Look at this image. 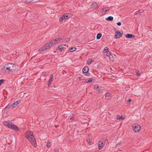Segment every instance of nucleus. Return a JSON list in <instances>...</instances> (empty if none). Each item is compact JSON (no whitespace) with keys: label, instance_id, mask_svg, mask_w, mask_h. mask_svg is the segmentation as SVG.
<instances>
[{"label":"nucleus","instance_id":"1","mask_svg":"<svg viewBox=\"0 0 152 152\" xmlns=\"http://www.w3.org/2000/svg\"><path fill=\"white\" fill-rule=\"evenodd\" d=\"M62 39L61 38H57L55 40H52L44 45L43 47L40 48L39 50V51H45L49 49L55 44L59 42Z\"/></svg>","mask_w":152,"mask_h":152},{"label":"nucleus","instance_id":"2","mask_svg":"<svg viewBox=\"0 0 152 152\" xmlns=\"http://www.w3.org/2000/svg\"><path fill=\"white\" fill-rule=\"evenodd\" d=\"M25 136L34 147H36V140L33 135V133L31 131H28L26 132L25 133Z\"/></svg>","mask_w":152,"mask_h":152},{"label":"nucleus","instance_id":"3","mask_svg":"<svg viewBox=\"0 0 152 152\" xmlns=\"http://www.w3.org/2000/svg\"><path fill=\"white\" fill-rule=\"evenodd\" d=\"M3 125L8 128L14 130L15 131H18L19 129L18 127L14 124L8 121H4L3 122Z\"/></svg>","mask_w":152,"mask_h":152},{"label":"nucleus","instance_id":"4","mask_svg":"<svg viewBox=\"0 0 152 152\" xmlns=\"http://www.w3.org/2000/svg\"><path fill=\"white\" fill-rule=\"evenodd\" d=\"M3 68L5 70H8L11 71L15 69V66L13 64H8L5 65Z\"/></svg>","mask_w":152,"mask_h":152},{"label":"nucleus","instance_id":"5","mask_svg":"<svg viewBox=\"0 0 152 152\" xmlns=\"http://www.w3.org/2000/svg\"><path fill=\"white\" fill-rule=\"evenodd\" d=\"M133 130L134 132H139L140 129L141 127L138 124H134L132 125Z\"/></svg>","mask_w":152,"mask_h":152},{"label":"nucleus","instance_id":"6","mask_svg":"<svg viewBox=\"0 0 152 152\" xmlns=\"http://www.w3.org/2000/svg\"><path fill=\"white\" fill-rule=\"evenodd\" d=\"M89 70L88 67V66L85 67L83 69L82 71L83 74L87 76H89V74L88 73Z\"/></svg>","mask_w":152,"mask_h":152},{"label":"nucleus","instance_id":"7","mask_svg":"<svg viewBox=\"0 0 152 152\" xmlns=\"http://www.w3.org/2000/svg\"><path fill=\"white\" fill-rule=\"evenodd\" d=\"M104 142H103L101 141H99L98 142V146L99 149V150H100L102 149L104 147Z\"/></svg>","mask_w":152,"mask_h":152},{"label":"nucleus","instance_id":"8","mask_svg":"<svg viewBox=\"0 0 152 152\" xmlns=\"http://www.w3.org/2000/svg\"><path fill=\"white\" fill-rule=\"evenodd\" d=\"M122 34L120 31H117L115 32V38H119L122 36Z\"/></svg>","mask_w":152,"mask_h":152},{"label":"nucleus","instance_id":"9","mask_svg":"<svg viewBox=\"0 0 152 152\" xmlns=\"http://www.w3.org/2000/svg\"><path fill=\"white\" fill-rule=\"evenodd\" d=\"M91 6L94 9H97L98 8V5L96 2H93L91 4Z\"/></svg>","mask_w":152,"mask_h":152},{"label":"nucleus","instance_id":"10","mask_svg":"<svg viewBox=\"0 0 152 152\" xmlns=\"http://www.w3.org/2000/svg\"><path fill=\"white\" fill-rule=\"evenodd\" d=\"M53 75H51L50 76V79L48 81V87L49 86L50 84H51V83L52 82V81H53Z\"/></svg>","mask_w":152,"mask_h":152},{"label":"nucleus","instance_id":"11","mask_svg":"<svg viewBox=\"0 0 152 152\" xmlns=\"http://www.w3.org/2000/svg\"><path fill=\"white\" fill-rule=\"evenodd\" d=\"M109 9L108 7H106L103 9L102 11V13L103 15H105L106 12L107 11H109Z\"/></svg>","mask_w":152,"mask_h":152},{"label":"nucleus","instance_id":"12","mask_svg":"<svg viewBox=\"0 0 152 152\" xmlns=\"http://www.w3.org/2000/svg\"><path fill=\"white\" fill-rule=\"evenodd\" d=\"M125 37L127 38L132 39V37L134 38V36L132 34H127L126 35Z\"/></svg>","mask_w":152,"mask_h":152},{"label":"nucleus","instance_id":"13","mask_svg":"<svg viewBox=\"0 0 152 152\" xmlns=\"http://www.w3.org/2000/svg\"><path fill=\"white\" fill-rule=\"evenodd\" d=\"M65 45H60L58 47V50L60 52H61L62 50V49H64V48H65Z\"/></svg>","mask_w":152,"mask_h":152},{"label":"nucleus","instance_id":"14","mask_svg":"<svg viewBox=\"0 0 152 152\" xmlns=\"http://www.w3.org/2000/svg\"><path fill=\"white\" fill-rule=\"evenodd\" d=\"M20 102L19 101H17L15 102L12 105V108L15 107Z\"/></svg>","mask_w":152,"mask_h":152},{"label":"nucleus","instance_id":"15","mask_svg":"<svg viewBox=\"0 0 152 152\" xmlns=\"http://www.w3.org/2000/svg\"><path fill=\"white\" fill-rule=\"evenodd\" d=\"M65 15H64L60 17L59 18V21L62 22L63 20L66 19Z\"/></svg>","mask_w":152,"mask_h":152},{"label":"nucleus","instance_id":"16","mask_svg":"<svg viewBox=\"0 0 152 152\" xmlns=\"http://www.w3.org/2000/svg\"><path fill=\"white\" fill-rule=\"evenodd\" d=\"M93 62V60H91V59H88L87 61V63L88 64L90 65L91 63H92Z\"/></svg>","mask_w":152,"mask_h":152},{"label":"nucleus","instance_id":"17","mask_svg":"<svg viewBox=\"0 0 152 152\" xmlns=\"http://www.w3.org/2000/svg\"><path fill=\"white\" fill-rule=\"evenodd\" d=\"M113 17L111 16H110L107 17L106 19V20H107L108 21H112L113 20Z\"/></svg>","mask_w":152,"mask_h":152},{"label":"nucleus","instance_id":"18","mask_svg":"<svg viewBox=\"0 0 152 152\" xmlns=\"http://www.w3.org/2000/svg\"><path fill=\"white\" fill-rule=\"evenodd\" d=\"M104 54L105 56H108L110 55V53L109 51H104Z\"/></svg>","mask_w":152,"mask_h":152},{"label":"nucleus","instance_id":"19","mask_svg":"<svg viewBox=\"0 0 152 152\" xmlns=\"http://www.w3.org/2000/svg\"><path fill=\"white\" fill-rule=\"evenodd\" d=\"M108 56L110 61H112L114 60V57H113V56L112 55L110 54Z\"/></svg>","mask_w":152,"mask_h":152},{"label":"nucleus","instance_id":"20","mask_svg":"<svg viewBox=\"0 0 152 152\" xmlns=\"http://www.w3.org/2000/svg\"><path fill=\"white\" fill-rule=\"evenodd\" d=\"M76 50V48H71L69 49V51L71 52L75 51Z\"/></svg>","mask_w":152,"mask_h":152},{"label":"nucleus","instance_id":"21","mask_svg":"<svg viewBox=\"0 0 152 152\" xmlns=\"http://www.w3.org/2000/svg\"><path fill=\"white\" fill-rule=\"evenodd\" d=\"M117 119H123L124 118V117L122 116H117L116 118Z\"/></svg>","mask_w":152,"mask_h":152},{"label":"nucleus","instance_id":"22","mask_svg":"<svg viewBox=\"0 0 152 152\" xmlns=\"http://www.w3.org/2000/svg\"><path fill=\"white\" fill-rule=\"evenodd\" d=\"M46 145L47 147L48 148H49L50 147L51 144L50 142L49 141H48V142H47Z\"/></svg>","mask_w":152,"mask_h":152},{"label":"nucleus","instance_id":"23","mask_svg":"<svg viewBox=\"0 0 152 152\" xmlns=\"http://www.w3.org/2000/svg\"><path fill=\"white\" fill-rule=\"evenodd\" d=\"M102 36V34L101 33L98 34L96 36V38L98 39H99Z\"/></svg>","mask_w":152,"mask_h":152},{"label":"nucleus","instance_id":"24","mask_svg":"<svg viewBox=\"0 0 152 152\" xmlns=\"http://www.w3.org/2000/svg\"><path fill=\"white\" fill-rule=\"evenodd\" d=\"M94 80H93L92 78L88 80L87 82V83H88L90 82H93Z\"/></svg>","mask_w":152,"mask_h":152},{"label":"nucleus","instance_id":"25","mask_svg":"<svg viewBox=\"0 0 152 152\" xmlns=\"http://www.w3.org/2000/svg\"><path fill=\"white\" fill-rule=\"evenodd\" d=\"M64 15H65L66 19H67L71 17V16L70 15L67 14H65Z\"/></svg>","mask_w":152,"mask_h":152},{"label":"nucleus","instance_id":"26","mask_svg":"<svg viewBox=\"0 0 152 152\" xmlns=\"http://www.w3.org/2000/svg\"><path fill=\"white\" fill-rule=\"evenodd\" d=\"M105 96L106 97H109L110 96V93L107 92L105 94Z\"/></svg>","mask_w":152,"mask_h":152},{"label":"nucleus","instance_id":"27","mask_svg":"<svg viewBox=\"0 0 152 152\" xmlns=\"http://www.w3.org/2000/svg\"><path fill=\"white\" fill-rule=\"evenodd\" d=\"M96 90L98 93H100L102 91L101 89L99 87L98 89Z\"/></svg>","mask_w":152,"mask_h":152},{"label":"nucleus","instance_id":"28","mask_svg":"<svg viewBox=\"0 0 152 152\" xmlns=\"http://www.w3.org/2000/svg\"><path fill=\"white\" fill-rule=\"evenodd\" d=\"M94 88L96 90L99 88V87L98 85H95L94 86Z\"/></svg>","mask_w":152,"mask_h":152},{"label":"nucleus","instance_id":"29","mask_svg":"<svg viewBox=\"0 0 152 152\" xmlns=\"http://www.w3.org/2000/svg\"><path fill=\"white\" fill-rule=\"evenodd\" d=\"M10 104L7 105L5 107V110L8 109L10 107Z\"/></svg>","mask_w":152,"mask_h":152},{"label":"nucleus","instance_id":"30","mask_svg":"<svg viewBox=\"0 0 152 152\" xmlns=\"http://www.w3.org/2000/svg\"><path fill=\"white\" fill-rule=\"evenodd\" d=\"M136 75L138 77L140 76V72L139 70H138L136 72Z\"/></svg>","mask_w":152,"mask_h":152},{"label":"nucleus","instance_id":"31","mask_svg":"<svg viewBox=\"0 0 152 152\" xmlns=\"http://www.w3.org/2000/svg\"><path fill=\"white\" fill-rule=\"evenodd\" d=\"M34 0H26V1L27 3H29Z\"/></svg>","mask_w":152,"mask_h":152},{"label":"nucleus","instance_id":"32","mask_svg":"<svg viewBox=\"0 0 152 152\" xmlns=\"http://www.w3.org/2000/svg\"><path fill=\"white\" fill-rule=\"evenodd\" d=\"M108 51V48L107 47H105L104 49V51Z\"/></svg>","mask_w":152,"mask_h":152},{"label":"nucleus","instance_id":"33","mask_svg":"<svg viewBox=\"0 0 152 152\" xmlns=\"http://www.w3.org/2000/svg\"><path fill=\"white\" fill-rule=\"evenodd\" d=\"M58 148H56L53 151V152H58Z\"/></svg>","mask_w":152,"mask_h":152},{"label":"nucleus","instance_id":"34","mask_svg":"<svg viewBox=\"0 0 152 152\" xmlns=\"http://www.w3.org/2000/svg\"><path fill=\"white\" fill-rule=\"evenodd\" d=\"M87 142H88V143L89 144L91 145V142L90 139L88 140Z\"/></svg>","mask_w":152,"mask_h":152},{"label":"nucleus","instance_id":"35","mask_svg":"<svg viewBox=\"0 0 152 152\" xmlns=\"http://www.w3.org/2000/svg\"><path fill=\"white\" fill-rule=\"evenodd\" d=\"M121 144L120 143H118L116 145V146L118 147H119L121 146Z\"/></svg>","mask_w":152,"mask_h":152},{"label":"nucleus","instance_id":"36","mask_svg":"<svg viewBox=\"0 0 152 152\" xmlns=\"http://www.w3.org/2000/svg\"><path fill=\"white\" fill-rule=\"evenodd\" d=\"M4 81V80L3 79L0 80V85L2 83H3Z\"/></svg>","mask_w":152,"mask_h":152},{"label":"nucleus","instance_id":"37","mask_svg":"<svg viewBox=\"0 0 152 152\" xmlns=\"http://www.w3.org/2000/svg\"><path fill=\"white\" fill-rule=\"evenodd\" d=\"M131 99H128L127 100V102L128 103H129L130 102H131Z\"/></svg>","mask_w":152,"mask_h":152},{"label":"nucleus","instance_id":"38","mask_svg":"<svg viewBox=\"0 0 152 152\" xmlns=\"http://www.w3.org/2000/svg\"><path fill=\"white\" fill-rule=\"evenodd\" d=\"M117 25L118 26H120L121 25V23L120 22H119L117 23Z\"/></svg>","mask_w":152,"mask_h":152},{"label":"nucleus","instance_id":"39","mask_svg":"<svg viewBox=\"0 0 152 152\" xmlns=\"http://www.w3.org/2000/svg\"><path fill=\"white\" fill-rule=\"evenodd\" d=\"M70 40V38H67L66 39V42H68Z\"/></svg>","mask_w":152,"mask_h":152},{"label":"nucleus","instance_id":"40","mask_svg":"<svg viewBox=\"0 0 152 152\" xmlns=\"http://www.w3.org/2000/svg\"><path fill=\"white\" fill-rule=\"evenodd\" d=\"M73 118H74L73 117H71L70 118V120H72L73 119Z\"/></svg>","mask_w":152,"mask_h":152}]
</instances>
